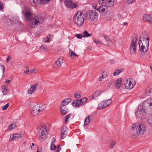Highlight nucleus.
I'll return each instance as SVG.
<instances>
[{
  "label": "nucleus",
  "instance_id": "1",
  "mask_svg": "<svg viewBox=\"0 0 152 152\" xmlns=\"http://www.w3.org/2000/svg\"><path fill=\"white\" fill-rule=\"evenodd\" d=\"M22 13L24 20L27 21H30L29 26L31 28H35V26L41 24L44 20V18L39 14L31 18V10L30 8L26 7H23Z\"/></svg>",
  "mask_w": 152,
  "mask_h": 152
},
{
  "label": "nucleus",
  "instance_id": "2",
  "mask_svg": "<svg viewBox=\"0 0 152 152\" xmlns=\"http://www.w3.org/2000/svg\"><path fill=\"white\" fill-rule=\"evenodd\" d=\"M146 114H152V99H148L145 100L142 106H139L138 110L135 113L136 116L142 119L146 117Z\"/></svg>",
  "mask_w": 152,
  "mask_h": 152
},
{
  "label": "nucleus",
  "instance_id": "3",
  "mask_svg": "<svg viewBox=\"0 0 152 152\" xmlns=\"http://www.w3.org/2000/svg\"><path fill=\"white\" fill-rule=\"evenodd\" d=\"M149 39L146 33H142L141 34L138 42L140 51L141 52L145 53L148 51Z\"/></svg>",
  "mask_w": 152,
  "mask_h": 152
},
{
  "label": "nucleus",
  "instance_id": "4",
  "mask_svg": "<svg viewBox=\"0 0 152 152\" xmlns=\"http://www.w3.org/2000/svg\"><path fill=\"white\" fill-rule=\"evenodd\" d=\"M85 19L91 22L96 21L98 18V14L94 10H91L84 15Z\"/></svg>",
  "mask_w": 152,
  "mask_h": 152
},
{
  "label": "nucleus",
  "instance_id": "5",
  "mask_svg": "<svg viewBox=\"0 0 152 152\" xmlns=\"http://www.w3.org/2000/svg\"><path fill=\"white\" fill-rule=\"evenodd\" d=\"M73 20L77 26H82L84 21L83 13L80 12H78L74 17Z\"/></svg>",
  "mask_w": 152,
  "mask_h": 152
},
{
  "label": "nucleus",
  "instance_id": "6",
  "mask_svg": "<svg viewBox=\"0 0 152 152\" xmlns=\"http://www.w3.org/2000/svg\"><path fill=\"white\" fill-rule=\"evenodd\" d=\"M37 132L39 136V140L43 141L46 138V133L47 132V131L45 125H42L38 129Z\"/></svg>",
  "mask_w": 152,
  "mask_h": 152
},
{
  "label": "nucleus",
  "instance_id": "7",
  "mask_svg": "<svg viewBox=\"0 0 152 152\" xmlns=\"http://www.w3.org/2000/svg\"><path fill=\"white\" fill-rule=\"evenodd\" d=\"M45 107V105L40 107L37 104L32 109V110L31 112V114L33 116L37 115L39 114V112L43 110Z\"/></svg>",
  "mask_w": 152,
  "mask_h": 152
},
{
  "label": "nucleus",
  "instance_id": "8",
  "mask_svg": "<svg viewBox=\"0 0 152 152\" xmlns=\"http://www.w3.org/2000/svg\"><path fill=\"white\" fill-rule=\"evenodd\" d=\"M146 130L145 126L142 124H140L137 126L136 131L137 136H139L144 134Z\"/></svg>",
  "mask_w": 152,
  "mask_h": 152
},
{
  "label": "nucleus",
  "instance_id": "9",
  "mask_svg": "<svg viewBox=\"0 0 152 152\" xmlns=\"http://www.w3.org/2000/svg\"><path fill=\"white\" fill-rule=\"evenodd\" d=\"M137 41V39L134 41V39H133L132 40L131 44L130 47V50L131 53L134 54L135 53L136 50V43Z\"/></svg>",
  "mask_w": 152,
  "mask_h": 152
},
{
  "label": "nucleus",
  "instance_id": "10",
  "mask_svg": "<svg viewBox=\"0 0 152 152\" xmlns=\"http://www.w3.org/2000/svg\"><path fill=\"white\" fill-rule=\"evenodd\" d=\"M63 58H59L55 62V63L54 65V67L56 69L59 68L63 63L62 61Z\"/></svg>",
  "mask_w": 152,
  "mask_h": 152
},
{
  "label": "nucleus",
  "instance_id": "11",
  "mask_svg": "<svg viewBox=\"0 0 152 152\" xmlns=\"http://www.w3.org/2000/svg\"><path fill=\"white\" fill-rule=\"evenodd\" d=\"M134 85L135 84H132L131 81H129L127 80L126 83H124V88L127 89H130L133 88Z\"/></svg>",
  "mask_w": 152,
  "mask_h": 152
},
{
  "label": "nucleus",
  "instance_id": "12",
  "mask_svg": "<svg viewBox=\"0 0 152 152\" xmlns=\"http://www.w3.org/2000/svg\"><path fill=\"white\" fill-rule=\"evenodd\" d=\"M60 110L61 114L64 115L69 112V110L66 107L61 106L60 108Z\"/></svg>",
  "mask_w": 152,
  "mask_h": 152
},
{
  "label": "nucleus",
  "instance_id": "13",
  "mask_svg": "<svg viewBox=\"0 0 152 152\" xmlns=\"http://www.w3.org/2000/svg\"><path fill=\"white\" fill-rule=\"evenodd\" d=\"M108 106V105L106 104V102L105 101L102 102L99 104L97 109L100 110L103 109L107 107Z\"/></svg>",
  "mask_w": 152,
  "mask_h": 152
},
{
  "label": "nucleus",
  "instance_id": "14",
  "mask_svg": "<svg viewBox=\"0 0 152 152\" xmlns=\"http://www.w3.org/2000/svg\"><path fill=\"white\" fill-rule=\"evenodd\" d=\"M105 6L111 7L114 4V0H105Z\"/></svg>",
  "mask_w": 152,
  "mask_h": 152
},
{
  "label": "nucleus",
  "instance_id": "15",
  "mask_svg": "<svg viewBox=\"0 0 152 152\" xmlns=\"http://www.w3.org/2000/svg\"><path fill=\"white\" fill-rule=\"evenodd\" d=\"M20 136L21 138L22 136L18 134L15 133L12 134L10 135V141H12L14 139H17L18 138H19Z\"/></svg>",
  "mask_w": 152,
  "mask_h": 152
},
{
  "label": "nucleus",
  "instance_id": "16",
  "mask_svg": "<svg viewBox=\"0 0 152 152\" xmlns=\"http://www.w3.org/2000/svg\"><path fill=\"white\" fill-rule=\"evenodd\" d=\"M72 100V99L70 98L66 99L64 100L61 103L62 105L61 106H65L67 105Z\"/></svg>",
  "mask_w": 152,
  "mask_h": 152
},
{
  "label": "nucleus",
  "instance_id": "17",
  "mask_svg": "<svg viewBox=\"0 0 152 152\" xmlns=\"http://www.w3.org/2000/svg\"><path fill=\"white\" fill-rule=\"evenodd\" d=\"M151 16L146 14H145L143 15V20L145 21H148L152 23V20H151Z\"/></svg>",
  "mask_w": 152,
  "mask_h": 152
},
{
  "label": "nucleus",
  "instance_id": "18",
  "mask_svg": "<svg viewBox=\"0 0 152 152\" xmlns=\"http://www.w3.org/2000/svg\"><path fill=\"white\" fill-rule=\"evenodd\" d=\"M107 8V7L105 5H102L99 7H98L96 10L100 13H102L104 12L106 9Z\"/></svg>",
  "mask_w": 152,
  "mask_h": 152
},
{
  "label": "nucleus",
  "instance_id": "19",
  "mask_svg": "<svg viewBox=\"0 0 152 152\" xmlns=\"http://www.w3.org/2000/svg\"><path fill=\"white\" fill-rule=\"evenodd\" d=\"M121 78H119L117 79L115 83V86L116 88L119 89L120 88L121 86Z\"/></svg>",
  "mask_w": 152,
  "mask_h": 152
},
{
  "label": "nucleus",
  "instance_id": "20",
  "mask_svg": "<svg viewBox=\"0 0 152 152\" xmlns=\"http://www.w3.org/2000/svg\"><path fill=\"white\" fill-rule=\"evenodd\" d=\"M7 88V85H4L1 86V90L4 95H7L8 94V91Z\"/></svg>",
  "mask_w": 152,
  "mask_h": 152
},
{
  "label": "nucleus",
  "instance_id": "21",
  "mask_svg": "<svg viewBox=\"0 0 152 152\" xmlns=\"http://www.w3.org/2000/svg\"><path fill=\"white\" fill-rule=\"evenodd\" d=\"M146 94L148 95H152V85H150L146 90Z\"/></svg>",
  "mask_w": 152,
  "mask_h": 152
},
{
  "label": "nucleus",
  "instance_id": "22",
  "mask_svg": "<svg viewBox=\"0 0 152 152\" xmlns=\"http://www.w3.org/2000/svg\"><path fill=\"white\" fill-rule=\"evenodd\" d=\"M87 98L86 97L80 99L78 100L79 105H83L87 100Z\"/></svg>",
  "mask_w": 152,
  "mask_h": 152
},
{
  "label": "nucleus",
  "instance_id": "23",
  "mask_svg": "<svg viewBox=\"0 0 152 152\" xmlns=\"http://www.w3.org/2000/svg\"><path fill=\"white\" fill-rule=\"evenodd\" d=\"M5 24L7 25L11 26L13 23V22L12 20L9 19H6L5 20Z\"/></svg>",
  "mask_w": 152,
  "mask_h": 152
},
{
  "label": "nucleus",
  "instance_id": "24",
  "mask_svg": "<svg viewBox=\"0 0 152 152\" xmlns=\"http://www.w3.org/2000/svg\"><path fill=\"white\" fill-rule=\"evenodd\" d=\"M72 0H65L64 3L68 7H71L72 4Z\"/></svg>",
  "mask_w": 152,
  "mask_h": 152
},
{
  "label": "nucleus",
  "instance_id": "25",
  "mask_svg": "<svg viewBox=\"0 0 152 152\" xmlns=\"http://www.w3.org/2000/svg\"><path fill=\"white\" fill-rule=\"evenodd\" d=\"M51 40V38H50V35L47 36L46 38L43 39L42 41L45 42H49Z\"/></svg>",
  "mask_w": 152,
  "mask_h": 152
},
{
  "label": "nucleus",
  "instance_id": "26",
  "mask_svg": "<svg viewBox=\"0 0 152 152\" xmlns=\"http://www.w3.org/2000/svg\"><path fill=\"white\" fill-rule=\"evenodd\" d=\"M102 39H105V41L107 42V44L108 45H110L111 43L109 37L107 36L105 37L104 36H103L102 37Z\"/></svg>",
  "mask_w": 152,
  "mask_h": 152
},
{
  "label": "nucleus",
  "instance_id": "27",
  "mask_svg": "<svg viewBox=\"0 0 152 152\" xmlns=\"http://www.w3.org/2000/svg\"><path fill=\"white\" fill-rule=\"evenodd\" d=\"M90 120L89 119V116H87L85 118L84 121V126H86L88 124Z\"/></svg>",
  "mask_w": 152,
  "mask_h": 152
},
{
  "label": "nucleus",
  "instance_id": "28",
  "mask_svg": "<svg viewBox=\"0 0 152 152\" xmlns=\"http://www.w3.org/2000/svg\"><path fill=\"white\" fill-rule=\"evenodd\" d=\"M92 35L91 34H89L86 30H85L83 32V37H88Z\"/></svg>",
  "mask_w": 152,
  "mask_h": 152
},
{
  "label": "nucleus",
  "instance_id": "29",
  "mask_svg": "<svg viewBox=\"0 0 152 152\" xmlns=\"http://www.w3.org/2000/svg\"><path fill=\"white\" fill-rule=\"evenodd\" d=\"M123 70L122 69H116L115 70V72H113V75L114 76H116L119 74L120 73L122 72Z\"/></svg>",
  "mask_w": 152,
  "mask_h": 152
},
{
  "label": "nucleus",
  "instance_id": "30",
  "mask_svg": "<svg viewBox=\"0 0 152 152\" xmlns=\"http://www.w3.org/2000/svg\"><path fill=\"white\" fill-rule=\"evenodd\" d=\"M78 99L74 100L72 103V105L74 107H80V106L78 103Z\"/></svg>",
  "mask_w": 152,
  "mask_h": 152
},
{
  "label": "nucleus",
  "instance_id": "31",
  "mask_svg": "<svg viewBox=\"0 0 152 152\" xmlns=\"http://www.w3.org/2000/svg\"><path fill=\"white\" fill-rule=\"evenodd\" d=\"M101 94V91L99 90H97L96 91L94 94L93 95V97L94 99L99 95Z\"/></svg>",
  "mask_w": 152,
  "mask_h": 152
},
{
  "label": "nucleus",
  "instance_id": "32",
  "mask_svg": "<svg viewBox=\"0 0 152 152\" xmlns=\"http://www.w3.org/2000/svg\"><path fill=\"white\" fill-rule=\"evenodd\" d=\"M50 0H37V2L40 4L46 3Z\"/></svg>",
  "mask_w": 152,
  "mask_h": 152
},
{
  "label": "nucleus",
  "instance_id": "33",
  "mask_svg": "<svg viewBox=\"0 0 152 152\" xmlns=\"http://www.w3.org/2000/svg\"><path fill=\"white\" fill-rule=\"evenodd\" d=\"M16 124L15 123H13L11 124L9 126L8 129L9 130L11 131L13 129H14L16 126Z\"/></svg>",
  "mask_w": 152,
  "mask_h": 152
},
{
  "label": "nucleus",
  "instance_id": "34",
  "mask_svg": "<svg viewBox=\"0 0 152 152\" xmlns=\"http://www.w3.org/2000/svg\"><path fill=\"white\" fill-rule=\"evenodd\" d=\"M147 121L149 125L152 126V116H150L148 118Z\"/></svg>",
  "mask_w": 152,
  "mask_h": 152
},
{
  "label": "nucleus",
  "instance_id": "35",
  "mask_svg": "<svg viewBox=\"0 0 152 152\" xmlns=\"http://www.w3.org/2000/svg\"><path fill=\"white\" fill-rule=\"evenodd\" d=\"M38 86V84L37 83H35L34 85H31L30 86L32 89H33L35 91L37 89V87Z\"/></svg>",
  "mask_w": 152,
  "mask_h": 152
},
{
  "label": "nucleus",
  "instance_id": "36",
  "mask_svg": "<svg viewBox=\"0 0 152 152\" xmlns=\"http://www.w3.org/2000/svg\"><path fill=\"white\" fill-rule=\"evenodd\" d=\"M71 116V114H68L65 117V124H66L68 122V119L70 118Z\"/></svg>",
  "mask_w": 152,
  "mask_h": 152
},
{
  "label": "nucleus",
  "instance_id": "37",
  "mask_svg": "<svg viewBox=\"0 0 152 152\" xmlns=\"http://www.w3.org/2000/svg\"><path fill=\"white\" fill-rule=\"evenodd\" d=\"M66 131L67 129L66 126H63L61 129V133H66Z\"/></svg>",
  "mask_w": 152,
  "mask_h": 152
},
{
  "label": "nucleus",
  "instance_id": "38",
  "mask_svg": "<svg viewBox=\"0 0 152 152\" xmlns=\"http://www.w3.org/2000/svg\"><path fill=\"white\" fill-rule=\"evenodd\" d=\"M116 143V142L115 141H113L110 144V147L111 149H113V148L114 146Z\"/></svg>",
  "mask_w": 152,
  "mask_h": 152
},
{
  "label": "nucleus",
  "instance_id": "39",
  "mask_svg": "<svg viewBox=\"0 0 152 152\" xmlns=\"http://www.w3.org/2000/svg\"><path fill=\"white\" fill-rule=\"evenodd\" d=\"M75 36L79 39H81L82 37H83V35L81 34H76L75 35Z\"/></svg>",
  "mask_w": 152,
  "mask_h": 152
},
{
  "label": "nucleus",
  "instance_id": "40",
  "mask_svg": "<svg viewBox=\"0 0 152 152\" xmlns=\"http://www.w3.org/2000/svg\"><path fill=\"white\" fill-rule=\"evenodd\" d=\"M10 104H9L8 103L7 104H6V105H4V106H3L2 107V109L3 110H6L7 107H9V106Z\"/></svg>",
  "mask_w": 152,
  "mask_h": 152
},
{
  "label": "nucleus",
  "instance_id": "41",
  "mask_svg": "<svg viewBox=\"0 0 152 152\" xmlns=\"http://www.w3.org/2000/svg\"><path fill=\"white\" fill-rule=\"evenodd\" d=\"M35 91L34 90L31 88H30L28 90V93L29 94H31L33 93Z\"/></svg>",
  "mask_w": 152,
  "mask_h": 152
},
{
  "label": "nucleus",
  "instance_id": "42",
  "mask_svg": "<svg viewBox=\"0 0 152 152\" xmlns=\"http://www.w3.org/2000/svg\"><path fill=\"white\" fill-rule=\"evenodd\" d=\"M106 102V104L108 106L112 102V101L111 99H108L105 101Z\"/></svg>",
  "mask_w": 152,
  "mask_h": 152
},
{
  "label": "nucleus",
  "instance_id": "43",
  "mask_svg": "<svg viewBox=\"0 0 152 152\" xmlns=\"http://www.w3.org/2000/svg\"><path fill=\"white\" fill-rule=\"evenodd\" d=\"M56 148V146L53 144H51L50 145V149L51 150H54Z\"/></svg>",
  "mask_w": 152,
  "mask_h": 152
},
{
  "label": "nucleus",
  "instance_id": "44",
  "mask_svg": "<svg viewBox=\"0 0 152 152\" xmlns=\"http://www.w3.org/2000/svg\"><path fill=\"white\" fill-rule=\"evenodd\" d=\"M71 52V54L70 55L72 57L74 56H78L76 54H75V52H74L73 51H70L69 53H70Z\"/></svg>",
  "mask_w": 152,
  "mask_h": 152
},
{
  "label": "nucleus",
  "instance_id": "45",
  "mask_svg": "<svg viewBox=\"0 0 152 152\" xmlns=\"http://www.w3.org/2000/svg\"><path fill=\"white\" fill-rule=\"evenodd\" d=\"M66 133H61V139H63L66 136Z\"/></svg>",
  "mask_w": 152,
  "mask_h": 152
},
{
  "label": "nucleus",
  "instance_id": "46",
  "mask_svg": "<svg viewBox=\"0 0 152 152\" xmlns=\"http://www.w3.org/2000/svg\"><path fill=\"white\" fill-rule=\"evenodd\" d=\"M75 98L78 99L80 97V95L79 94H75Z\"/></svg>",
  "mask_w": 152,
  "mask_h": 152
},
{
  "label": "nucleus",
  "instance_id": "47",
  "mask_svg": "<svg viewBox=\"0 0 152 152\" xmlns=\"http://www.w3.org/2000/svg\"><path fill=\"white\" fill-rule=\"evenodd\" d=\"M37 72V70L36 69H32L30 71V73H35Z\"/></svg>",
  "mask_w": 152,
  "mask_h": 152
},
{
  "label": "nucleus",
  "instance_id": "48",
  "mask_svg": "<svg viewBox=\"0 0 152 152\" xmlns=\"http://www.w3.org/2000/svg\"><path fill=\"white\" fill-rule=\"evenodd\" d=\"M135 0H127V3L129 4H130L133 3Z\"/></svg>",
  "mask_w": 152,
  "mask_h": 152
},
{
  "label": "nucleus",
  "instance_id": "49",
  "mask_svg": "<svg viewBox=\"0 0 152 152\" xmlns=\"http://www.w3.org/2000/svg\"><path fill=\"white\" fill-rule=\"evenodd\" d=\"M77 7V4L75 3H73L72 2V5L71 7L72 8H75Z\"/></svg>",
  "mask_w": 152,
  "mask_h": 152
},
{
  "label": "nucleus",
  "instance_id": "50",
  "mask_svg": "<svg viewBox=\"0 0 152 152\" xmlns=\"http://www.w3.org/2000/svg\"><path fill=\"white\" fill-rule=\"evenodd\" d=\"M107 76V72H105V71H104L103 72L102 76L104 77V78H105Z\"/></svg>",
  "mask_w": 152,
  "mask_h": 152
},
{
  "label": "nucleus",
  "instance_id": "51",
  "mask_svg": "<svg viewBox=\"0 0 152 152\" xmlns=\"http://www.w3.org/2000/svg\"><path fill=\"white\" fill-rule=\"evenodd\" d=\"M92 6L94 9H95L96 10V9H97V8H98V7H97V5L96 4L94 3V4H93L92 5Z\"/></svg>",
  "mask_w": 152,
  "mask_h": 152
},
{
  "label": "nucleus",
  "instance_id": "52",
  "mask_svg": "<svg viewBox=\"0 0 152 152\" xmlns=\"http://www.w3.org/2000/svg\"><path fill=\"white\" fill-rule=\"evenodd\" d=\"M61 149V148H60V145H58L57 147L56 152H59Z\"/></svg>",
  "mask_w": 152,
  "mask_h": 152
},
{
  "label": "nucleus",
  "instance_id": "53",
  "mask_svg": "<svg viewBox=\"0 0 152 152\" xmlns=\"http://www.w3.org/2000/svg\"><path fill=\"white\" fill-rule=\"evenodd\" d=\"M3 4L0 1V10H3Z\"/></svg>",
  "mask_w": 152,
  "mask_h": 152
},
{
  "label": "nucleus",
  "instance_id": "54",
  "mask_svg": "<svg viewBox=\"0 0 152 152\" xmlns=\"http://www.w3.org/2000/svg\"><path fill=\"white\" fill-rule=\"evenodd\" d=\"M136 127V124H133L132 127L131 129L132 130H134Z\"/></svg>",
  "mask_w": 152,
  "mask_h": 152
},
{
  "label": "nucleus",
  "instance_id": "55",
  "mask_svg": "<svg viewBox=\"0 0 152 152\" xmlns=\"http://www.w3.org/2000/svg\"><path fill=\"white\" fill-rule=\"evenodd\" d=\"M10 58H11V57L10 56H8L7 57V59H6V61L7 63H8L9 62V60Z\"/></svg>",
  "mask_w": 152,
  "mask_h": 152
},
{
  "label": "nucleus",
  "instance_id": "56",
  "mask_svg": "<svg viewBox=\"0 0 152 152\" xmlns=\"http://www.w3.org/2000/svg\"><path fill=\"white\" fill-rule=\"evenodd\" d=\"M55 141H56V138L55 137H53L52 138V140L51 142V144H53L55 142Z\"/></svg>",
  "mask_w": 152,
  "mask_h": 152
},
{
  "label": "nucleus",
  "instance_id": "57",
  "mask_svg": "<svg viewBox=\"0 0 152 152\" xmlns=\"http://www.w3.org/2000/svg\"><path fill=\"white\" fill-rule=\"evenodd\" d=\"M26 71H24V73H26V74H27L28 72L29 71V68L28 67H26Z\"/></svg>",
  "mask_w": 152,
  "mask_h": 152
},
{
  "label": "nucleus",
  "instance_id": "58",
  "mask_svg": "<svg viewBox=\"0 0 152 152\" xmlns=\"http://www.w3.org/2000/svg\"><path fill=\"white\" fill-rule=\"evenodd\" d=\"M95 42L96 43V44H98L99 43H101V41H99V40H95Z\"/></svg>",
  "mask_w": 152,
  "mask_h": 152
},
{
  "label": "nucleus",
  "instance_id": "59",
  "mask_svg": "<svg viewBox=\"0 0 152 152\" xmlns=\"http://www.w3.org/2000/svg\"><path fill=\"white\" fill-rule=\"evenodd\" d=\"M1 66L3 67L2 69V71H3V74H4V70H5V67L3 65H1Z\"/></svg>",
  "mask_w": 152,
  "mask_h": 152
},
{
  "label": "nucleus",
  "instance_id": "60",
  "mask_svg": "<svg viewBox=\"0 0 152 152\" xmlns=\"http://www.w3.org/2000/svg\"><path fill=\"white\" fill-rule=\"evenodd\" d=\"M103 78H104V77L102 76L100 77L99 78V81H102L103 80Z\"/></svg>",
  "mask_w": 152,
  "mask_h": 152
},
{
  "label": "nucleus",
  "instance_id": "61",
  "mask_svg": "<svg viewBox=\"0 0 152 152\" xmlns=\"http://www.w3.org/2000/svg\"><path fill=\"white\" fill-rule=\"evenodd\" d=\"M109 61L110 62V63L111 64H113L115 62V61L113 60H110Z\"/></svg>",
  "mask_w": 152,
  "mask_h": 152
},
{
  "label": "nucleus",
  "instance_id": "62",
  "mask_svg": "<svg viewBox=\"0 0 152 152\" xmlns=\"http://www.w3.org/2000/svg\"><path fill=\"white\" fill-rule=\"evenodd\" d=\"M105 0H99V3L100 4H102L103 1H105Z\"/></svg>",
  "mask_w": 152,
  "mask_h": 152
},
{
  "label": "nucleus",
  "instance_id": "63",
  "mask_svg": "<svg viewBox=\"0 0 152 152\" xmlns=\"http://www.w3.org/2000/svg\"><path fill=\"white\" fill-rule=\"evenodd\" d=\"M41 148H39L37 149V152H40V151L41 150Z\"/></svg>",
  "mask_w": 152,
  "mask_h": 152
},
{
  "label": "nucleus",
  "instance_id": "64",
  "mask_svg": "<svg viewBox=\"0 0 152 152\" xmlns=\"http://www.w3.org/2000/svg\"><path fill=\"white\" fill-rule=\"evenodd\" d=\"M11 82V81L10 80H7L6 81V82L8 84H9Z\"/></svg>",
  "mask_w": 152,
  "mask_h": 152
}]
</instances>
